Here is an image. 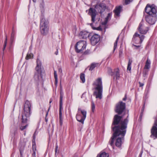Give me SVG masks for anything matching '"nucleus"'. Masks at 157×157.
<instances>
[{"mask_svg":"<svg viewBox=\"0 0 157 157\" xmlns=\"http://www.w3.org/2000/svg\"><path fill=\"white\" fill-rule=\"evenodd\" d=\"M111 128L113 132L112 136L111 137L109 144L113 148L114 147V142L115 141V146L121 148L122 144L123 143L124 137L126 133V130H124L118 127L111 125Z\"/></svg>","mask_w":157,"mask_h":157,"instance_id":"obj_1","label":"nucleus"},{"mask_svg":"<svg viewBox=\"0 0 157 157\" xmlns=\"http://www.w3.org/2000/svg\"><path fill=\"white\" fill-rule=\"evenodd\" d=\"M32 106L31 103L28 100H26L23 105V110L21 117L22 125L20 127L21 131L25 129L28 126V124L27 123L32 114Z\"/></svg>","mask_w":157,"mask_h":157,"instance_id":"obj_2","label":"nucleus"},{"mask_svg":"<svg viewBox=\"0 0 157 157\" xmlns=\"http://www.w3.org/2000/svg\"><path fill=\"white\" fill-rule=\"evenodd\" d=\"M128 117V114L126 118L122 120L123 117L122 116L117 114L115 115L113 118L111 125L118 127V128L127 131V125L129 121Z\"/></svg>","mask_w":157,"mask_h":157,"instance_id":"obj_3","label":"nucleus"},{"mask_svg":"<svg viewBox=\"0 0 157 157\" xmlns=\"http://www.w3.org/2000/svg\"><path fill=\"white\" fill-rule=\"evenodd\" d=\"M36 66L35 67L36 72L35 73L34 78V80L37 83H39L40 78H42V73L43 68L41 67V63L39 59L36 60Z\"/></svg>","mask_w":157,"mask_h":157,"instance_id":"obj_4","label":"nucleus"},{"mask_svg":"<svg viewBox=\"0 0 157 157\" xmlns=\"http://www.w3.org/2000/svg\"><path fill=\"white\" fill-rule=\"evenodd\" d=\"M94 85L97 86L95 89L98 91L94 92V94L96 95V98H99L101 99L102 98V82L101 78H98L96 79V81L93 84Z\"/></svg>","mask_w":157,"mask_h":157,"instance_id":"obj_5","label":"nucleus"},{"mask_svg":"<svg viewBox=\"0 0 157 157\" xmlns=\"http://www.w3.org/2000/svg\"><path fill=\"white\" fill-rule=\"evenodd\" d=\"M47 20H46L43 14L40 17V30L41 33L43 35H46L48 32V28Z\"/></svg>","mask_w":157,"mask_h":157,"instance_id":"obj_6","label":"nucleus"},{"mask_svg":"<svg viewBox=\"0 0 157 157\" xmlns=\"http://www.w3.org/2000/svg\"><path fill=\"white\" fill-rule=\"evenodd\" d=\"M146 12L148 15H157V7L154 4L150 5L148 4L147 5L144 12Z\"/></svg>","mask_w":157,"mask_h":157,"instance_id":"obj_7","label":"nucleus"},{"mask_svg":"<svg viewBox=\"0 0 157 157\" xmlns=\"http://www.w3.org/2000/svg\"><path fill=\"white\" fill-rule=\"evenodd\" d=\"M86 41L81 40L77 42L75 46V50L77 53L83 52V51L86 48Z\"/></svg>","mask_w":157,"mask_h":157,"instance_id":"obj_8","label":"nucleus"},{"mask_svg":"<svg viewBox=\"0 0 157 157\" xmlns=\"http://www.w3.org/2000/svg\"><path fill=\"white\" fill-rule=\"evenodd\" d=\"M126 108V104L122 101H119L116 104L115 111L117 113V115H120L125 111Z\"/></svg>","mask_w":157,"mask_h":157,"instance_id":"obj_9","label":"nucleus"},{"mask_svg":"<svg viewBox=\"0 0 157 157\" xmlns=\"http://www.w3.org/2000/svg\"><path fill=\"white\" fill-rule=\"evenodd\" d=\"M144 37V36L140 35L136 33L133 36L132 41L135 44H141Z\"/></svg>","mask_w":157,"mask_h":157,"instance_id":"obj_10","label":"nucleus"},{"mask_svg":"<svg viewBox=\"0 0 157 157\" xmlns=\"http://www.w3.org/2000/svg\"><path fill=\"white\" fill-rule=\"evenodd\" d=\"M108 73L111 76H113V79L116 80H119L120 78V70L118 68H116L112 71L111 68H109Z\"/></svg>","mask_w":157,"mask_h":157,"instance_id":"obj_11","label":"nucleus"},{"mask_svg":"<svg viewBox=\"0 0 157 157\" xmlns=\"http://www.w3.org/2000/svg\"><path fill=\"white\" fill-rule=\"evenodd\" d=\"M60 101L59 105V124L60 125H62L63 124V117L62 116V108L63 105V93L61 91L60 93Z\"/></svg>","mask_w":157,"mask_h":157,"instance_id":"obj_12","label":"nucleus"},{"mask_svg":"<svg viewBox=\"0 0 157 157\" xmlns=\"http://www.w3.org/2000/svg\"><path fill=\"white\" fill-rule=\"evenodd\" d=\"M81 113L82 116L78 113L76 115V118L78 121L83 124L86 117V112L85 110H81Z\"/></svg>","mask_w":157,"mask_h":157,"instance_id":"obj_13","label":"nucleus"},{"mask_svg":"<svg viewBox=\"0 0 157 157\" xmlns=\"http://www.w3.org/2000/svg\"><path fill=\"white\" fill-rule=\"evenodd\" d=\"M149 29V27L146 26L142 21L140 23L138 27V30L140 33L141 34H145Z\"/></svg>","mask_w":157,"mask_h":157,"instance_id":"obj_14","label":"nucleus"},{"mask_svg":"<svg viewBox=\"0 0 157 157\" xmlns=\"http://www.w3.org/2000/svg\"><path fill=\"white\" fill-rule=\"evenodd\" d=\"M157 15H147L145 16V20L150 25L155 24L157 20Z\"/></svg>","mask_w":157,"mask_h":157,"instance_id":"obj_15","label":"nucleus"},{"mask_svg":"<svg viewBox=\"0 0 157 157\" xmlns=\"http://www.w3.org/2000/svg\"><path fill=\"white\" fill-rule=\"evenodd\" d=\"M100 40V36L97 34H95L93 35L90 39L91 43L93 45L97 44Z\"/></svg>","mask_w":157,"mask_h":157,"instance_id":"obj_16","label":"nucleus"},{"mask_svg":"<svg viewBox=\"0 0 157 157\" xmlns=\"http://www.w3.org/2000/svg\"><path fill=\"white\" fill-rule=\"evenodd\" d=\"M100 8L101 9L100 10V13L101 14L105 10L106 8V6L105 4L104 3H101L99 5L96 4L95 5V8L97 10H99Z\"/></svg>","mask_w":157,"mask_h":157,"instance_id":"obj_17","label":"nucleus"},{"mask_svg":"<svg viewBox=\"0 0 157 157\" xmlns=\"http://www.w3.org/2000/svg\"><path fill=\"white\" fill-rule=\"evenodd\" d=\"M96 10L95 9L90 8L89 10V13L91 17V21L94 22L95 21V18L96 15Z\"/></svg>","mask_w":157,"mask_h":157,"instance_id":"obj_18","label":"nucleus"},{"mask_svg":"<svg viewBox=\"0 0 157 157\" xmlns=\"http://www.w3.org/2000/svg\"><path fill=\"white\" fill-rule=\"evenodd\" d=\"M151 137L154 138V139L157 138V127L156 126L153 125L151 129Z\"/></svg>","mask_w":157,"mask_h":157,"instance_id":"obj_19","label":"nucleus"},{"mask_svg":"<svg viewBox=\"0 0 157 157\" xmlns=\"http://www.w3.org/2000/svg\"><path fill=\"white\" fill-rule=\"evenodd\" d=\"M90 33L86 31H81L79 34V36L80 38L86 39L89 37Z\"/></svg>","mask_w":157,"mask_h":157,"instance_id":"obj_20","label":"nucleus"},{"mask_svg":"<svg viewBox=\"0 0 157 157\" xmlns=\"http://www.w3.org/2000/svg\"><path fill=\"white\" fill-rule=\"evenodd\" d=\"M122 7L121 6H119L115 7L113 10V12L114 13V17H117L120 16V13L122 10Z\"/></svg>","mask_w":157,"mask_h":157,"instance_id":"obj_21","label":"nucleus"},{"mask_svg":"<svg viewBox=\"0 0 157 157\" xmlns=\"http://www.w3.org/2000/svg\"><path fill=\"white\" fill-rule=\"evenodd\" d=\"M25 144L23 143H20L19 144V150L20 156V157H23V154L25 149Z\"/></svg>","mask_w":157,"mask_h":157,"instance_id":"obj_22","label":"nucleus"},{"mask_svg":"<svg viewBox=\"0 0 157 157\" xmlns=\"http://www.w3.org/2000/svg\"><path fill=\"white\" fill-rule=\"evenodd\" d=\"M151 62L148 58H147L145 64L144 66V69H149L150 67Z\"/></svg>","mask_w":157,"mask_h":157,"instance_id":"obj_23","label":"nucleus"},{"mask_svg":"<svg viewBox=\"0 0 157 157\" xmlns=\"http://www.w3.org/2000/svg\"><path fill=\"white\" fill-rule=\"evenodd\" d=\"M109 155L108 153L105 152H101L100 154L98 155L96 157H109Z\"/></svg>","mask_w":157,"mask_h":157,"instance_id":"obj_24","label":"nucleus"},{"mask_svg":"<svg viewBox=\"0 0 157 157\" xmlns=\"http://www.w3.org/2000/svg\"><path fill=\"white\" fill-rule=\"evenodd\" d=\"M132 62V60L130 59H129L128 61L127 67V70L130 71L131 69V64Z\"/></svg>","mask_w":157,"mask_h":157,"instance_id":"obj_25","label":"nucleus"},{"mask_svg":"<svg viewBox=\"0 0 157 157\" xmlns=\"http://www.w3.org/2000/svg\"><path fill=\"white\" fill-rule=\"evenodd\" d=\"M98 64V63H92L90 66V67L89 69V70L90 71L93 70L97 66Z\"/></svg>","mask_w":157,"mask_h":157,"instance_id":"obj_26","label":"nucleus"},{"mask_svg":"<svg viewBox=\"0 0 157 157\" xmlns=\"http://www.w3.org/2000/svg\"><path fill=\"white\" fill-rule=\"evenodd\" d=\"M112 15V13H108L107 16L105 18V22H104L105 23H104V24L105 25L107 23L109 19L111 17Z\"/></svg>","mask_w":157,"mask_h":157,"instance_id":"obj_27","label":"nucleus"},{"mask_svg":"<svg viewBox=\"0 0 157 157\" xmlns=\"http://www.w3.org/2000/svg\"><path fill=\"white\" fill-rule=\"evenodd\" d=\"M80 78L81 80L82 83H84L85 82V74L83 73H81L80 74Z\"/></svg>","mask_w":157,"mask_h":157,"instance_id":"obj_28","label":"nucleus"},{"mask_svg":"<svg viewBox=\"0 0 157 157\" xmlns=\"http://www.w3.org/2000/svg\"><path fill=\"white\" fill-rule=\"evenodd\" d=\"M7 36L6 35V36L5 40L4 41V44H3V47L2 48V50H3V52H4V50H5L6 46L7 43Z\"/></svg>","mask_w":157,"mask_h":157,"instance_id":"obj_29","label":"nucleus"},{"mask_svg":"<svg viewBox=\"0 0 157 157\" xmlns=\"http://www.w3.org/2000/svg\"><path fill=\"white\" fill-rule=\"evenodd\" d=\"M119 36L117 38L116 40L114 43V48H113V52L115 51V50L116 49V48L117 47V43H118V41L119 40Z\"/></svg>","mask_w":157,"mask_h":157,"instance_id":"obj_30","label":"nucleus"},{"mask_svg":"<svg viewBox=\"0 0 157 157\" xmlns=\"http://www.w3.org/2000/svg\"><path fill=\"white\" fill-rule=\"evenodd\" d=\"M54 76L55 78V84L56 85L57 84L58 82V78L56 72L55 71L54 72Z\"/></svg>","mask_w":157,"mask_h":157,"instance_id":"obj_31","label":"nucleus"},{"mask_svg":"<svg viewBox=\"0 0 157 157\" xmlns=\"http://www.w3.org/2000/svg\"><path fill=\"white\" fill-rule=\"evenodd\" d=\"M91 108L92 111L93 112H94L95 109V105L93 101L91 102Z\"/></svg>","mask_w":157,"mask_h":157,"instance_id":"obj_32","label":"nucleus"},{"mask_svg":"<svg viewBox=\"0 0 157 157\" xmlns=\"http://www.w3.org/2000/svg\"><path fill=\"white\" fill-rule=\"evenodd\" d=\"M32 56V54H31L28 53L27 55V56L25 57V59L26 60H28L31 58V56Z\"/></svg>","mask_w":157,"mask_h":157,"instance_id":"obj_33","label":"nucleus"},{"mask_svg":"<svg viewBox=\"0 0 157 157\" xmlns=\"http://www.w3.org/2000/svg\"><path fill=\"white\" fill-rule=\"evenodd\" d=\"M32 150L33 151H36V144H32Z\"/></svg>","mask_w":157,"mask_h":157,"instance_id":"obj_34","label":"nucleus"},{"mask_svg":"<svg viewBox=\"0 0 157 157\" xmlns=\"http://www.w3.org/2000/svg\"><path fill=\"white\" fill-rule=\"evenodd\" d=\"M50 107H51V105L50 104V106H49V108L48 109V111H47V112L46 113V117H45V121L47 122L48 121V119L46 117H47V116H48V111H49V109H50Z\"/></svg>","mask_w":157,"mask_h":157,"instance_id":"obj_35","label":"nucleus"},{"mask_svg":"<svg viewBox=\"0 0 157 157\" xmlns=\"http://www.w3.org/2000/svg\"><path fill=\"white\" fill-rule=\"evenodd\" d=\"M58 148V146L57 143H56V147L55 149V156L56 157V154L57 152V149Z\"/></svg>","mask_w":157,"mask_h":157,"instance_id":"obj_36","label":"nucleus"},{"mask_svg":"<svg viewBox=\"0 0 157 157\" xmlns=\"http://www.w3.org/2000/svg\"><path fill=\"white\" fill-rule=\"evenodd\" d=\"M131 2V0H124V3L125 5L129 4Z\"/></svg>","mask_w":157,"mask_h":157,"instance_id":"obj_37","label":"nucleus"},{"mask_svg":"<svg viewBox=\"0 0 157 157\" xmlns=\"http://www.w3.org/2000/svg\"><path fill=\"white\" fill-rule=\"evenodd\" d=\"M90 50L87 49L84 52V54L85 55H88L90 53Z\"/></svg>","mask_w":157,"mask_h":157,"instance_id":"obj_38","label":"nucleus"},{"mask_svg":"<svg viewBox=\"0 0 157 157\" xmlns=\"http://www.w3.org/2000/svg\"><path fill=\"white\" fill-rule=\"evenodd\" d=\"M35 139L36 137L35 136H33V139L32 140V144H36L35 142Z\"/></svg>","mask_w":157,"mask_h":157,"instance_id":"obj_39","label":"nucleus"},{"mask_svg":"<svg viewBox=\"0 0 157 157\" xmlns=\"http://www.w3.org/2000/svg\"><path fill=\"white\" fill-rule=\"evenodd\" d=\"M93 29H96L98 30H101V28L100 27H98L97 28L95 27H93Z\"/></svg>","mask_w":157,"mask_h":157,"instance_id":"obj_40","label":"nucleus"},{"mask_svg":"<svg viewBox=\"0 0 157 157\" xmlns=\"http://www.w3.org/2000/svg\"><path fill=\"white\" fill-rule=\"evenodd\" d=\"M133 45L135 47V49H138L141 46L140 45H136L134 44H133Z\"/></svg>","mask_w":157,"mask_h":157,"instance_id":"obj_41","label":"nucleus"},{"mask_svg":"<svg viewBox=\"0 0 157 157\" xmlns=\"http://www.w3.org/2000/svg\"><path fill=\"white\" fill-rule=\"evenodd\" d=\"M11 39L12 41L14 39V34H13V33L11 34Z\"/></svg>","mask_w":157,"mask_h":157,"instance_id":"obj_42","label":"nucleus"},{"mask_svg":"<svg viewBox=\"0 0 157 157\" xmlns=\"http://www.w3.org/2000/svg\"><path fill=\"white\" fill-rule=\"evenodd\" d=\"M127 98V94H125L124 95V98H123L122 99V100L123 101H125L126 100V99Z\"/></svg>","mask_w":157,"mask_h":157,"instance_id":"obj_43","label":"nucleus"},{"mask_svg":"<svg viewBox=\"0 0 157 157\" xmlns=\"http://www.w3.org/2000/svg\"><path fill=\"white\" fill-rule=\"evenodd\" d=\"M32 157H36V151H33Z\"/></svg>","mask_w":157,"mask_h":157,"instance_id":"obj_44","label":"nucleus"},{"mask_svg":"<svg viewBox=\"0 0 157 157\" xmlns=\"http://www.w3.org/2000/svg\"><path fill=\"white\" fill-rule=\"evenodd\" d=\"M139 86L140 87H142L144 85V84L143 83H141L140 82H139Z\"/></svg>","mask_w":157,"mask_h":157,"instance_id":"obj_45","label":"nucleus"},{"mask_svg":"<svg viewBox=\"0 0 157 157\" xmlns=\"http://www.w3.org/2000/svg\"><path fill=\"white\" fill-rule=\"evenodd\" d=\"M142 153H143V151H141L139 155V157H141V156H142Z\"/></svg>","mask_w":157,"mask_h":157,"instance_id":"obj_46","label":"nucleus"},{"mask_svg":"<svg viewBox=\"0 0 157 157\" xmlns=\"http://www.w3.org/2000/svg\"><path fill=\"white\" fill-rule=\"evenodd\" d=\"M122 54V50H120L119 51V56H121Z\"/></svg>","mask_w":157,"mask_h":157,"instance_id":"obj_47","label":"nucleus"},{"mask_svg":"<svg viewBox=\"0 0 157 157\" xmlns=\"http://www.w3.org/2000/svg\"><path fill=\"white\" fill-rule=\"evenodd\" d=\"M58 49L57 48L56 49V51L55 52V54L56 55H57L58 54Z\"/></svg>","mask_w":157,"mask_h":157,"instance_id":"obj_48","label":"nucleus"},{"mask_svg":"<svg viewBox=\"0 0 157 157\" xmlns=\"http://www.w3.org/2000/svg\"><path fill=\"white\" fill-rule=\"evenodd\" d=\"M53 100L52 98H51L49 100V104H50L52 101Z\"/></svg>","mask_w":157,"mask_h":157,"instance_id":"obj_49","label":"nucleus"},{"mask_svg":"<svg viewBox=\"0 0 157 157\" xmlns=\"http://www.w3.org/2000/svg\"><path fill=\"white\" fill-rule=\"evenodd\" d=\"M142 113H141L140 114L139 118H140V119H141L142 118Z\"/></svg>","mask_w":157,"mask_h":157,"instance_id":"obj_50","label":"nucleus"},{"mask_svg":"<svg viewBox=\"0 0 157 157\" xmlns=\"http://www.w3.org/2000/svg\"><path fill=\"white\" fill-rule=\"evenodd\" d=\"M36 131H35L34 132V133L33 134V136H34V135L36 137Z\"/></svg>","mask_w":157,"mask_h":157,"instance_id":"obj_51","label":"nucleus"},{"mask_svg":"<svg viewBox=\"0 0 157 157\" xmlns=\"http://www.w3.org/2000/svg\"><path fill=\"white\" fill-rule=\"evenodd\" d=\"M93 25V23H91L90 24V25L92 27V28H93V27L92 26Z\"/></svg>","mask_w":157,"mask_h":157,"instance_id":"obj_52","label":"nucleus"},{"mask_svg":"<svg viewBox=\"0 0 157 157\" xmlns=\"http://www.w3.org/2000/svg\"><path fill=\"white\" fill-rule=\"evenodd\" d=\"M32 1L34 3H36V0H32Z\"/></svg>","mask_w":157,"mask_h":157,"instance_id":"obj_53","label":"nucleus"},{"mask_svg":"<svg viewBox=\"0 0 157 157\" xmlns=\"http://www.w3.org/2000/svg\"><path fill=\"white\" fill-rule=\"evenodd\" d=\"M84 93H83V94H82V96H81V98H82L83 96H84Z\"/></svg>","mask_w":157,"mask_h":157,"instance_id":"obj_54","label":"nucleus"},{"mask_svg":"<svg viewBox=\"0 0 157 157\" xmlns=\"http://www.w3.org/2000/svg\"><path fill=\"white\" fill-rule=\"evenodd\" d=\"M81 110H82L78 108V112L79 111H81Z\"/></svg>","mask_w":157,"mask_h":157,"instance_id":"obj_55","label":"nucleus"},{"mask_svg":"<svg viewBox=\"0 0 157 157\" xmlns=\"http://www.w3.org/2000/svg\"><path fill=\"white\" fill-rule=\"evenodd\" d=\"M61 69H59V71H61Z\"/></svg>","mask_w":157,"mask_h":157,"instance_id":"obj_56","label":"nucleus"},{"mask_svg":"<svg viewBox=\"0 0 157 157\" xmlns=\"http://www.w3.org/2000/svg\"><path fill=\"white\" fill-rule=\"evenodd\" d=\"M136 41H138V42H139V41L138 40H136Z\"/></svg>","mask_w":157,"mask_h":157,"instance_id":"obj_57","label":"nucleus"},{"mask_svg":"<svg viewBox=\"0 0 157 157\" xmlns=\"http://www.w3.org/2000/svg\"><path fill=\"white\" fill-rule=\"evenodd\" d=\"M144 107H143L142 108V109H144Z\"/></svg>","mask_w":157,"mask_h":157,"instance_id":"obj_58","label":"nucleus"},{"mask_svg":"<svg viewBox=\"0 0 157 157\" xmlns=\"http://www.w3.org/2000/svg\"><path fill=\"white\" fill-rule=\"evenodd\" d=\"M144 107H143L142 108V109H144Z\"/></svg>","mask_w":157,"mask_h":157,"instance_id":"obj_59","label":"nucleus"},{"mask_svg":"<svg viewBox=\"0 0 157 157\" xmlns=\"http://www.w3.org/2000/svg\"><path fill=\"white\" fill-rule=\"evenodd\" d=\"M62 157H63V156H62Z\"/></svg>","mask_w":157,"mask_h":157,"instance_id":"obj_60","label":"nucleus"}]
</instances>
